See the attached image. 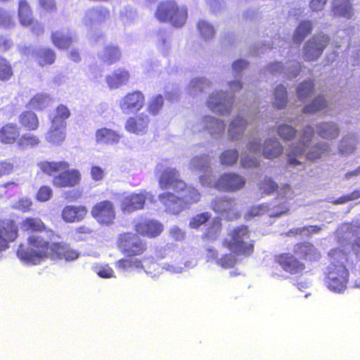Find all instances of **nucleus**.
I'll return each mask as SVG.
<instances>
[{"label":"nucleus","mask_w":360,"mask_h":360,"mask_svg":"<svg viewBox=\"0 0 360 360\" xmlns=\"http://www.w3.org/2000/svg\"><path fill=\"white\" fill-rule=\"evenodd\" d=\"M246 151L243 152L240 158V165L245 169L257 168L260 162L262 150L261 141L259 136L252 133L249 138Z\"/></svg>","instance_id":"nucleus-15"},{"label":"nucleus","mask_w":360,"mask_h":360,"mask_svg":"<svg viewBox=\"0 0 360 360\" xmlns=\"http://www.w3.org/2000/svg\"><path fill=\"white\" fill-rule=\"evenodd\" d=\"M312 25L311 21L307 20L300 23L293 35V41L296 44H300L303 39L311 32Z\"/></svg>","instance_id":"nucleus-49"},{"label":"nucleus","mask_w":360,"mask_h":360,"mask_svg":"<svg viewBox=\"0 0 360 360\" xmlns=\"http://www.w3.org/2000/svg\"><path fill=\"white\" fill-rule=\"evenodd\" d=\"M259 112L255 111V108L251 109L243 108L239 110L237 116L229 123L227 136L231 141H240L245 132L248 124L256 122L258 119Z\"/></svg>","instance_id":"nucleus-10"},{"label":"nucleus","mask_w":360,"mask_h":360,"mask_svg":"<svg viewBox=\"0 0 360 360\" xmlns=\"http://www.w3.org/2000/svg\"><path fill=\"white\" fill-rule=\"evenodd\" d=\"M117 246L120 251L129 257L141 255L146 250V243L139 236L133 233H124L119 236Z\"/></svg>","instance_id":"nucleus-14"},{"label":"nucleus","mask_w":360,"mask_h":360,"mask_svg":"<svg viewBox=\"0 0 360 360\" xmlns=\"http://www.w3.org/2000/svg\"><path fill=\"white\" fill-rule=\"evenodd\" d=\"M345 225L349 226L351 228V230L349 232H351L352 236H349V244L351 247V249L347 253V261L348 260V254L350 253V252L352 250L354 255L356 256L357 258L360 259V236L359 235V229L356 226L355 224H341L337 229L336 232L335 233V239L336 240L337 245H338L336 248H339L340 250H342V248L339 245L338 242V237L337 234L340 228Z\"/></svg>","instance_id":"nucleus-26"},{"label":"nucleus","mask_w":360,"mask_h":360,"mask_svg":"<svg viewBox=\"0 0 360 360\" xmlns=\"http://www.w3.org/2000/svg\"><path fill=\"white\" fill-rule=\"evenodd\" d=\"M294 251L297 255L310 261L316 260L320 257V254L316 248L308 243L297 244L295 245Z\"/></svg>","instance_id":"nucleus-41"},{"label":"nucleus","mask_w":360,"mask_h":360,"mask_svg":"<svg viewBox=\"0 0 360 360\" xmlns=\"http://www.w3.org/2000/svg\"><path fill=\"white\" fill-rule=\"evenodd\" d=\"M19 122L29 130H36L39 127V120L36 114L31 111H25L20 114Z\"/></svg>","instance_id":"nucleus-46"},{"label":"nucleus","mask_w":360,"mask_h":360,"mask_svg":"<svg viewBox=\"0 0 360 360\" xmlns=\"http://www.w3.org/2000/svg\"><path fill=\"white\" fill-rule=\"evenodd\" d=\"M223 245L238 256H250L254 249L247 226L237 227L231 231L224 239Z\"/></svg>","instance_id":"nucleus-7"},{"label":"nucleus","mask_w":360,"mask_h":360,"mask_svg":"<svg viewBox=\"0 0 360 360\" xmlns=\"http://www.w3.org/2000/svg\"><path fill=\"white\" fill-rule=\"evenodd\" d=\"M18 226L9 219L0 221V253L9 248V243L18 236Z\"/></svg>","instance_id":"nucleus-20"},{"label":"nucleus","mask_w":360,"mask_h":360,"mask_svg":"<svg viewBox=\"0 0 360 360\" xmlns=\"http://www.w3.org/2000/svg\"><path fill=\"white\" fill-rule=\"evenodd\" d=\"M221 226V221L219 219L216 218L213 219L206 233L204 234V238L210 241L217 240L220 236Z\"/></svg>","instance_id":"nucleus-56"},{"label":"nucleus","mask_w":360,"mask_h":360,"mask_svg":"<svg viewBox=\"0 0 360 360\" xmlns=\"http://www.w3.org/2000/svg\"><path fill=\"white\" fill-rule=\"evenodd\" d=\"M20 136V128L16 124H5L0 129V141L4 144H13Z\"/></svg>","instance_id":"nucleus-35"},{"label":"nucleus","mask_w":360,"mask_h":360,"mask_svg":"<svg viewBox=\"0 0 360 360\" xmlns=\"http://www.w3.org/2000/svg\"><path fill=\"white\" fill-rule=\"evenodd\" d=\"M268 70L274 75L283 73L288 78H294L300 72V64L297 61H290L283 67L280 63H274L268 67Z\"/></svg>","instance_id":"nucleus-28"},{"label":"nucleus","mask_w":360,"mask_h":360,"mask_svg":"<svg viewBox=\"0 0 360 360\" xmlns=\"http://www.w3.org/2000/svg\"><path fill=\"white\" fill-rule=\"evenodd\" d=\"M245 184V179L234 172L224 173L217 180L214 177L212 180L206 176L201 178L202 186L214 188L219 191L235 192L243 188Z\"/></svg>","instance_id":"nucleus-11"},{"label":"nucleus","mask_w":360,"mask_h":360,"mask_svg":"<svg viewBox=\"0 0 360 360\" xmlns=\"http://www.w3.org/2000/svg\"><path fill=\"white\" fill-rule=\"evenodd\" d=\"M40 139L34 134L27 133L21 136L17 141L18 147L21 149H27L29 148H34L39 146Z\"/></svg>","instance_id":"nucleus-50"},{"label":"nucleus","mask_w":360,"mask_h":360,"mask_svg":"<svg viewBox=\"0 0 360 360\" xmlns=\"http://www.w3.org/2000/svg\"><path fill=\"white\" fill-rule=\"evenodd\" d=\"M163 105V98L162 96L158 95L153 97L148 103V111L152 115H156L158 113L160 110L162 108Z\"/></svg>","instance_id":"nucleus-63"},{"label":"nucleus","mask_w":360,"mask_h":360,"mask_svg":"<svg viewBox=\"0 0 360 360\" xmlns=\"http://www.w3.org/2000/svg\"><path fill=\"white\" fill-rule=\"evenodd\" d=\"M18 17L20 24L25 27H28L34 21L30 6L25 0L19 2Z\"/></svg>","instance_id":"nucleus-45"},{"label":"nucleus","mask_w":360,"mask_h":360,"mask_svg":"<svg viewBox=\"0 0 360 360\" xmlns=\"http://www.w3.org/2000/svg\"><path fill=\"white\" fill-rule=\"evenodd\" d=\"M66 124L58 122H51V126L45 135L46 141L53 145L59 146L65 140Z\"/></svg>","instance_id":"nucleus-31"},{"label":"nucleus","mask_w":360,"mask_h":360,"mask_svg":"<svg viewBox=\"0 0 360 360\" xmlns=\"http://www.w3.org/2000/svg\"><path fill=\"white\" fill-rule=\"evenodd\" d=\"M328 41V37L322 33L314 36L305 45L304 52L305 60H316L321 55Z\"/></svg>","instance_id":"nucleus-19"},{"label":"nucleus","mask_w":360,"mask_h":360,"mask_svg":"<svg viewBox=\"0 0 360 360\" xmlns=\"http://www.w3.org/2000/svg\"><path fill=\"white\" fill-rule=\"evenodd\" d=\"M13 75V69L10 63L0 56V80L7 81Z\"/></svg>","instance_id":"nucleus-59"},{"label":"nucleus","mask_w":360,"mask_h":360,"mask_svg":"<svg viewBox=\"0 0 360 360\" xmlns=\"http://www.w3.org/2000/svg\"><path fill=\"white\" fill-rule=\"evenodd\" d=\"M130 77L129 72L124 68H118L108 75L105 81L110 89H118L121 86L125 85Z\"/></svg>","instance_id":"nucleus-32"},{"label":"nucleus","mask_w":360,"mask_h":360,"mask_svg":"<svg viewBox=\"0 0 360 360\" xmlns=\"http://www.w3.org/2000/svg\"><path fill=\"white\" fill-rule=\"evenodd\" d=\"M91 214L99 224L105 226L113 224L116 217L115 206L110 200L96 203L92 207Z\"/></svg>","instance_id":"nucleus-18"},{"label":"nucleus","mask_w":360,"mask_h":360,"mask_svg":"<svg viewBox=\"0 0 360 360\" xmlns=\"http://www.w3.org/2000/svg\"><path fill=\"white\" fill-rule=\"evenodd\" d=\"M211 217L209 212H203L192 217L189 221V227L191 229H198L201 225L207 222Z\"/></svg>","instance_id":"nucleus-62"},{"label":"nucleus","mask_w":360,"mask_h":360,"mask_svg":"<svg viewBox=\"0 0 360 360\" xmlns=\"http://www.w3.org/2000/svg\"><path fill=\"white\" fill-rule=\"evenodd\" d=\"M356 140L353 134L344 136L339 146V151L342 155H349L355 150Z\"/></svg>","instance_id":"nucleus-51"},{"label":"nucleus","mask_w":360,"mask_h":360,"mask_svg":"<svg viewBox=\"0 0 360 360\" xmlns=\"http://www.w3.org/2000/svg\"><path fill=\"white\" fill-rule=\"evenodd\" d=\"M238 151L236 149H228L224 151L220 157V162L222 165L233 166L238 160Z\"/></svg>","instance_id":"nucleus-54"},{"label":"nucleus","mask_w":360,"mask_h":360,"mask_svg":"<svg viewBox=\"0 0 360 360\" xmlns=\"http://www.w3.org/2000/svg\"><path fill=\"white\" fill-rule=\"evenodd\" d=\"M155 17L161 22H167L174 27H181L186 23L187 8L184 6H179L174 1H165L158 5Z\"/></svg>","instance_id":"nucleus-9"},{"label":"nucleus","mask_w":360,"mask_h":360,"mask_svg":"<svg viewBox=\"0 0 360 360\" xmlns=\"http://www.w3.org/2000/svg\"><path fill=\"white\" fill-rule=\"evenodd\" d=\"M117 103L120 110L123 114H136L144 106L145 97L141 91H135L121 97L118 100Z\"/></svg>","instance_id":"nucleus-17"},{"label":"nucleus","mask_w":360,"mask_h":360,"mask_svg":"<svg viewBox=\"0 0 360 360\" xmlns=\"http://www.w3.org/2000/svg\"><path fill=\"white\" fill-rule=\"evenodd\" d=\"M324 226L322 225L321 226H304L302 228H297L295 230H291L289 232V235L295 234V235H302V236H310L314 233H319L321 230H322L323 227Z\"/></svg>","instance_id":"nucleus-61"},{"label":"nucleus","mask_w":360,"mask_h":360,"mask_svg":"<svg viewBox=\"0 0 360 360\" xmlns=\"http://www.w3.org/2000/svg\"><path fill=\"white\" fill-rule=\"evenodd\" d=\"M45 226L39 218H26L21 223V229L25 231H41Z\"/></svg>","instance_id":"nucleus-52"},{"label":"nucleus","mask_w":360,"mask_h":360,"mask_svg":"<svg viewBox=\"0 0 360 360\" xmlns=\"http://www.w3.org/2000/svg\"><path fill=\"white\" fill-rule=\"evenodd\" d=\"M99 57L103 62L110 65L120 59L121 52L117 46L108 45L99 54Z\"/></svg>","instance_id":"nucleus-44"},{"label":"nucleus","mask_w":360,"mask_h":360,"mask_svg":"<svg viewBox=\"0 0 360 360\" xmlns=\"http://www.w3.org/2000/svg\"><path fill=\"white\" fill-rule=\"evenodd\" d=\"M234 96L226 91H213L206 101L207 107L213 112L222 116L231 114L233 110Z\"/></svg>","instance_id":"nucleus-12"},{"label":"nucleus","mask_w":360,"mask_h":360,"mask_svg":"<svg viewBox=\"0 0 360 360\" xmlns=\"http://www.w3.org/2000/svg\"><path fill=\"white\" fill-rule=\"evenodd\" d=\"M225 122L224 120L212 115H205L198 124L193 126V132L207 131L212 138L219 139L224 133Z\"/></svg>","instance_id":"nucleus-16"},{"label":"nucleus","mask_w":360,"mask_h":360,"mask_svg":"<svg viewBox=\"0 0 360 360\" xmlns=\"http://www.w3.org/2000/svg\"><path fill=\"white\" fill-rule=\"evenodd\" d=\"M79 252L63 243H49L39 236H30L27 244L20 245L18 257L27 264H37L46 257H51L72 262L79 257Z\"/></svg>","instance_id":"nucleus-3"},{"label":"nucleus","mask_w":360,"mask_h":360,"mask_svg":"<svg viewBox=\"0 0 360 360\" xmlns=\"http://www.w3.org/2000/svg\"><path fill=\"white\" fill-rule=\"evenodd\" d=\"M247 65L248 63L244 60H238L233 63L232 75L234 79L227 82L229 88L233 94L239 91L242 89V84L240 82L241 72Z\"/></svg>","instance_id":"nucleus-30"},{"label":"nucleus","mask_w":360,"mask_h":360,"mask_svg":"<svg viewBox=\"0 0 360 360\" xmlns=\"http://www.w3.org/2000/svg\"><path fill=\"white\" fill-rule=\"evenodd\" d=\"M109 16V12L104 8H96L89 10L84 18V22L87 26L99 22Z\"/></svg>","instance_id":"nucleus-42"},{"label":"nucleus","mask_w":360,"mask_h":360,"mask_svg":"<svg viewBox=\"0 0 360 360\" xmlns=\"http://www.w3.org/2000/svg\"><path fill=\"white\" fill-rule=\"evenodd\" d=\"M278 135L284 140H290L295 135V130L287 124H281L278 128Z\"/></svg>","instance_id":"nucleus-64"},{"label":"nucleus","mask_w":360,"mask_h":360,"mask_svg":"<svg viewBox=\"0 0 360 360\" xmlns=\"http://www.w3.org/2000/svg\"><path fill=\"white\" fill-rule=\"evenodd\" d=\"M277 188L278 185L271 178L266 176L259 184V189L262 194L269 195Z\"/></svg>","instance_id":"nucleus-60"},{"label":"nucleus","mask_w":360,"mask_h":360,"mask_svg":"<svg viewBox=\"0 0 360 360\" xmlns=\"http://www.w3.org/2000/svg\"><path fill=\"white\" fill-rule=\"evenodd\" d=\"M287 92L283 85L278 86L274 91V105L278 108H283L287 104Z\"/></svg>","instance_id":"nucleus-55"},{"label":"nucleus","mask_w":360,"mask_h":360,"mask_svg":"<svg viewBox=\"0 0 360 360\" xmlns=\"http://www.w3.org/2000/svg\"><path fill=\"white\" fill-rule=\"evenodd\" d=\"M349 226L345 225L338 232V242L342 248L332 249L328 256L330 264L328 267V272L325 280V284L328 290L335 293H343L347 288L348 283L349 271L345 266L347 262V253L351 249L349 244Z\"/></svg>","instance_id":"nucleus-4"},{"label":"nucleus","mask_w":360,"mask_h":360,"mask_svg":"<svg viewBox=\"0 0 360 360\" xmlns=\"http://www.w3.org/2000/svg\"><path fill=\"white\" fill-rule=\"evenodd\" d=\"M149 122V117L144 113H141L137 116L128 118L125 122L124 129L129 133L143 135L148 131Z\"/></svg>","instance_id":"nucleus-23"},{"label":"nucleus","mask_w":360,"mask_h":360,"mask_svg":"<svg viewBox=\"0 0 360 360\" xmlns=\"http://www.w3.org/2000/svg\"><path fill=\"white\" fill-rule=\"evenodd\" d=\"M327 101L323 96L316 97L313 102L304 106L301 109L302 114L299 117H288V122L292 124H298L303 120V117L306 114H314L317 112L323 110L327 108Z\"/></svg>","instance_id":"nucleus-25"},{"label":"nucleus","mask_w":360,"mask_h":360,"mask_svg":"<svg viewBox=\"0 0 360 360\" xmlns=\"http://www.w3.org/2000/svg\"><path fill=\"white\" fill-rule=\"evenodd\" d=\"M167 255L172 260L164 263L162 266L155 262L153 257H144L143 259L131 257L120 259L115 262V267L122 272L143 270L147 275L155 278L162 274L164 270L172 274H180L186 268L194 266L191 262H183V255L172 251L169 248H162L156 251L158 258L164 259Z\"/></svg>","instance_id":"nucleus-2"},{"label":"nucleus","mask_w":360,"mask_h":360,"mask_svg":"<svg viewBox=\"0 0 360 360\" xmlns=\"http://www.w3.org/2000/svg\"><path fill=\"white\" fill-rule=\"evenodd\" d=\"M332 12L335 16L350 19L354 15V11L349 0H333Z\"/></svg>","instance_id":"nucleus-39"},{"label":"nucleus","mask_w":360,"mask_h":360,"mask_svg":"<svg viewBox=\"0 0 360 360\" xmlns=\"http://www.w3.org/2000/svg\"><path fill=\"white\" fill-rule=\"evenodd\" d=\"M136 231L143 236L155 238L162 232L163 225L156 220L146 219L136 225Z\"/></svg>","instance_id":"nucleus-24"},{"label":"nucleus","mask_w":360,"mask_h":360,"mask_svg":"<svg viewBox=\"0 0 360 360\" xmlns=\"http://www.w3.org/2000/svg\"><path fill=\"white\" fill-rule=\"evenodd\" d=\"M53 101L51 96L46 93H39L30 101L28 106L34 110H41L49 106Z\"/></svg>","instance_id":"nucleus-43"},{"label":"nucleus","mask_w":360,"mask_h":360,"mask_svg":"<svg viewBox=\"0 0 360 360\" xmlns=\"http://www.w3.org/2000/svg\"><path fill=\"white\" fill-rule=\"evenodd\" d=\"M198 28L202 37L205 40L212 38L214 35L215 32L213 26L205 20L199 21Z\"/></svg>","instance_id":"nucleus-58"},{"label":"nucleus","mask_w":360,"mask_h":360,"mask_svg":"<svg viewBox=\"0 0 360 360\" xmlns=\"http://www.w3.org/2000/svg\"><path fill=\"white\" fill-rule=\"evenodd\" d=\"M122 136L116 131L103 127L96 131L95 140L101 145H115L120 142Z\"/></svg>","instance_id":"nucleus-29"},{"label":"nucleus","mask_w":360,"mask_h":360,"mask_svg":"<svg viewBox=\"0 0 360 360\" xmlns=\"http://www.w3.org/2000/svg\"><path fill=\"white\" fill-rule=\"evenodd\" d=\"M275 260L284 271L292 274H300L304 268L302 263L290 255L284 254L276 256Z\"/></svg>","instance_id":"nucleus-27"},{"label":"nucleus","mask_w":360,"mask_h":360,"mask_svg":"<svg viewBox=\"0 0 360 360\" xmlns=\"http://www.w3.org/2000/svg\"><path fill=\"white\" fill-rule=\"evenodd\" d=\"M92 270L99 277L103 278H115V274L113 269L107 264H94L92 266Z\"/></svg>","instance_id":"nucleus-57"},{"label":"nucleus","mask_w":360,"mask_h":360,"mask_svg":"<svg viewBox=\"0 0 360 360\" xmlns=\"http://www.w3.org/2000/svg\"><path fill=\"white\" fill-rule=\"evenodd\" d=\"M314 86V83L311 80L305 81L299 84L297 88V96L300 103L296 104V107L301 106L302 103L305 102L306 99L311 95Z\"/></svg>","instance_id":"nucleus-47"},{"label":"nucleus","mask_w":360,"mask_h":360,"mask_svg":"<svg viewBox=\"0 0 360 360\" xmlns=\"http://www.w3.org/2000/svg\"><path fill=\"white\" fill-rule=\"evenodd\" d=\"M70 116V111L68 108L63 105H59L55 110L53 115L51 117V122H58L60 124H66L65 120Z\"/></svg>","instance_id":"nucleus-53"},{"label":"nucleus","mask_w":360,"mask_h":360,"mask_svg":"<svg viewBox=\"0 0 360 360\" xmlns=\"http://www.w3.org/2000/svg\"><path fill=\"white\" fill-rule=\"evenodd\" d=\"M155 171L161 189H172L181 195L177 197L170 192H165L159 195L158 199L165 207L167 212L173 214H179L185 204L199 201L200 193L195 188L187 186L175 168L164 163H158Z\"/></svg>","instance_id":"nucleus-1"},{"label":"nucleus","mask_w":360,"mask_h":360,"mask_svg":"<svg viewBox=\"0 0 360 360\" xmlns=\"http://www.w3.org/2000/svg\"><path fill=\"white\" fill-rule=\"evenodd\" d=\"M317 134L325 139H335L340 133V129L337 124L333 122H323L316 125Z\"/></svg>","instance_id":"nucleus-37"},{"label":"nucleus","mask_w":360,"mask_h":360,"mask_svg":"<svg viewBox=\"0 0 360 360\" xmlns=\"http://www.w3.org/2000/svg\"><path fill=\"white\" fill-rule=\"evenodd\" d=\"M293 192L289 185L283 186L278 198L269 205H259L252 207L248 214L252 217L259 216L267 212L269 217H278L285 213L288 210L287 200L292 198Z\"/></svg>","instance_id":"nucleus-8"},{"label":"nucleus","mask_w":360,"mask_h":360,"mask_svg":"<svg viewBox=\"0 0 360 360\" xmlns=\"http://www.w3.org/2000/svg\"><path fill=\"white\" fill-rule=\"evenodd\" d=\"M87 213L84 206H66L62 212L63 219L67 222H77L82 220Z\"/></svg>","instance_id":"nucleus-36"},{"label":"nucleus","mask_w":360,"mask_h":360,"mask_svg":"<svg viewBox=\"0 0 360 360\" xmlns=\"http://www.w3.org/2000/svg\"><path fill=\"white\" fill-rule=\"evenodd\" d=\"M207 262H215L216 264L223 268H230L234 266L236 259L232 254H225L218 257L217 252L211 248H207L205 254Z\"/></svg>","instance_id":"nucleus-33"},{"label":"nucleus","mask_w":360,"mask_h":360,"mask_svg":"<svg viewBox=\"0 0 360 360\" xmlns=\"http://www.w3.org/2000/svg\"><path fill=\"white\" fill-rule=\"evenodd\" d=\"M37 166L42 172L53 176L52 184L56 187H74L81 181L80 172L76 169H70L68 162L41 161Z\"/></svg>","instance_id":"nucleus-6"},{"label":"nucleus","mask_w":360,"mask_h":360,"mask_svg":"<svg viewBox=\"0 0 360 360\" xmlns=\"http://www.w3.org/2000/svg\"><path fill=\"white\" fill-rule=\"evenodd\" d=\"M314 134V130L312 127L307 125L303 129L298 142L290 146L288 153V169L290 167H298V169H302L307 159L313 161L328 153L330 147L328 143L323 142L312 144Z\"/></svg>","instance_id":"nucleus-5"},{"label":"nucleus","mask_w":360,"mask_h":360,"mask_svg":"<svg viewBox=\"0 0 360 360\" xmlns=\"http://www.w3.org/2000/svg\"><path fill=\"white\" fill-rule=\"evenodd\" d=\"M211 158L208 154H202L193 157L189 163V167L191 170L200 173L199 177L201 184V178L206 176L212 180L214 177L213 170L210 165Z\"/></svg>","instance_id":"nucleus-22"},{"label":"nucleus","mask_w":360,"mask_h":360,"mask_svg":"<svg viewBox=\"0 0 360 360\" xmlns=\"http://www.w3.org/2000/svg\"><path fill=\"white\" fill-rule=\"evenodd\" d=\"M235 205V201L232 198L226 196L217 197L212 202V207L222 217L232 220L237 217V214L233 210Z\"/></svg>","instance_id":"nucleus-21"},{"label":"nucleus","mask_w":360,"mask_h":360,"mask_svg":"<svg viewBox=\"0 0 360 360\" xmlns=\"http://www.w3.org/2000/svg\"><path fill=\"white\" fill-rule=\"evenodd\" d=\"M153 195L150 192L143 191L140 193L126 192L119 199L120 207L124 214H131L144 207L146 200L152 201Z\"/></svg>","instance_id":"nucleus-13"},{"label":"nucleus","mask_w":360,"mask_h":360,"mask_svg":"<svg viewBox=\"0 0 360 360\" xmlns=\"http://www.w3.org/2000/svg\"><path fill=\"white\" fill-rule=\"evenodd\" d=\"M210 84V81L204 77L193 79L188 84V94L195 97L201 93L205 88L209 86Z\"/></svg>","instance_id":"nucleus-48"},{"label":"nucleus","mask_w":360,"mask_h":360,"mask_svg":"<svg viewBox=\"0 0 360 360\" xmlns=\"http://www.w3.org/2000/svg\"><path fill=\"white\" fill-rule=\"evenodd\" d=\"M51 39L53 44L60 49L68 48L74 41L73 33L68 30L53 32Z\"/></svg>","instance_id":"nucleus-38"},{"label":"nucleus","mask_w":360,"mask_h":360,"mask_svg":"<svg viewBox=\"0 0 360 360\" xmlns=\"http://www.w3.org/2000/svg\"><path fill=\"white\" fill-rule=\"evenodd\" d=\"M23 53L26 55L35 56L40 65L52 64L56 58L53 51L46 48H41L35 53L32 47H27L23 50Z\"/></svg>","instance_id":"nucleus-34"},{"label":"nucleus","mask_w":360,"mask_h":360,"mask_svg":"<svg viewBox=\"0 0 360 360\" xmlns=\"http://www.w3.org/2000/svg\"><path fill=\"white\" fill-rule=\"evenodd\" d=\"M283 152V147L276 138L269 139L262 147V155L268 159L278 157Z\"/></svg>","instance_id":"nucleus-40"}]
</instances>
